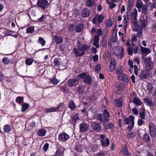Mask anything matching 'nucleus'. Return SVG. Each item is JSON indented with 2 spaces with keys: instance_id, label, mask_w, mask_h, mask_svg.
<instances>
[{
  "instance_id": "f257e3e1",
  "label": "nucleus",
  "mask_w": 156,
  "mask_h": 156,
  "mask_svg": "<svg viewBox=\"0 0 156 156\" xmlns=\"http://www.w3.org/2000/svg\"><path fill=\"white\" fill-rule=\"evenodd\" d=\"M96 117L97 119L100 122L106 123L109 120L110 115L107 110L106 109H104L103 113L102 114L98 113Z\"/></svg>"
},
{
  "instance_id": "f03ea898",
  "label": "nucleus",
  "mask_w": 156,
  "mask_h": 156,
  "mask_svg": "<svg viewBox=\"0 0 156 156\" xmlns=\"http://www.w3.org/2000/svg\"><path fill=\"white\" fill-rule=\"evenodd\" d=\"M90 126L92 129L96 132L100 133L102 130V127L101 124L98 122H92Z\"/></svg>"
},
{
  "instance_id": "7ed1b4c3",
  "label": "nucleus",
  "mask_w": 156,
  "mask_h": 156,
  "mask_svg": "<svg viewBox=\"0 0 156 156\" xmlns=\"http://www.w3.org/2000/svg\"><path fill=\"white\" fill-rule=\"evenodd\" d=\"M144 63L145 64V67L148 70H150L153 67V62L151 60V58L146 57L144 59Z\"/></svg>"
},
{
  "instance_id": "20e7f679",
  "label": "nucleus",
  "mask_w": 156,
  "mask_h": 156,
  "mask_svg": "<svg viewBox=\"0 0 156 156\" xmlns=\"http://www.w3.org/2000/svg\"><path fill=\"white\" fill-rule=\"evenodd\" d=\"M149 133L151 136L154 137L156 135V126L152 122H150L149 124Z\"/></svg>"
},
{
  "instance_id": "39448f33",
  "label": "nucleus",
  "mask_w": 156,
  "mask_h": 156,
  "mask_svg": "<svg viewBox=\"0 0 156 156\" xmlns=\"http://www.w3.org/2000/svg\"><path fill=\"white\" fill-rule=\"evenodd\" d=\"M37 5L43 9L47 8L49 6V3L47 0H38Z\"/></svg>"
},
{
  "instance_id": "423d86ee",
  "label": "nucleus",
  "mask_w": 156,
  "mask_h": 156,
  "mask_svg": "<svg viewBox=\"0 0 156 156\" xmlns=\"http://www.w3.org/2000/svg\"><path fill=\"white\" fill-rule=\"evenodd\" d=\"M70 137L68 134L65 132H62L59 135L58 139L60 141L65 142Z\"/></svg>"
},
{
  "instance_id": "0eeeda50",
  "label": "nucleus",
  "mask_w": 156,
  "mask_h": 156,
  "mask_svg": "<svg viewBox=\"0 0 156 156\" xmlns=\"http://www.w3.org/2000/svg\"><path fill=\"white\" fill-rule=\"evenodd\" d=\"M147 18V16H143L140 19V27L142 28H145L147 26L148 20Z\"/></svg>"
},
{
  "instance_id": "6e6552de",
  "label": "nucleus",
  "mask_w": 156,
  "mask_h": 156,
  "mask_svg": "<svg viewBox=\"0 0 156 156\" xmlns=\"http://www.w3.org/2000/svg\"><path fill=\"white\" fill-rule=\"evenodd\" d=\"M104 19L103 16L101 15H97L93 19L92 21V23L94 24H97V21L100 23L103 21Z\"/></svg>"
},
{
  "instance_id": "1a4fd4ad",
  "label": "nucleus",
  "mask_w": 156,
  "mask_h": 156,
  "mask_svg": "<svg viewBox=\"0 0 156 156\" xmlns=\"http://www.w3.org/2000/svg\"><path fill=\"white\" fill-rule=\"evenodd\" d=\"M137 14V10L136 8L133 9L132 12V10L127 12V15H128V16H131L132 18L135 20L136 19Z\"/></svg>"
},
{
  "instance_id": "9d476101",
  "label": "nucleus",
  "mask_w": 156,
  "mask_h": 156,
  "mask_svg": "<svg viewBox=\"0 0 156 156\" xmlns=\"http://www.w3.org/2000/svg\"><path fill=\"white\" fill-rule=\"evenodd\" d=\"M53 37V41L56 44H59L63 42V39L62 37L55 35Z\"/></svg>"
},
{
  "instance_id": "9b49d317",
  "label": "nucleus",
  "mask_w": 156,
  "mask_h": 156,
  "mask_svg": "<svg viewBox=\"0 0 156 156\" xmlns=\"http://www.w3.org/2000/svg\"><path fill=\"white\" fill-rule=\"evenodd\" d=\"M149 76V73L144 70H141L139 75L140 78L142 79H146L148 78Z\"/></svg>"
},
{
  "instance_id": "f8f14e48",
  "label": "nucleus",
  "mask_w": 156,
  "mask_h": 156,
  "mask_svg": "<svg viewBox=\"0 0 156 156\" xmlns=\"http://www.w3.org/2000/svg\"><path fill=\"white\" fill-rule=\"evenodd\" d=\"M88 127L89 126L87 124L83 122L80 124V130L82 132H86L87 130Z\"/></svg>"
},
{
  "instance_id": "ddd939ff",
  "label": "nucleus",
  "mask_w": 156,
  "mask_h": 156,
  "mask_svg": "<svg viewBox=\"0 0 156 156\" xmlns=\"http://www.w3.org/2000/svg\"><path fill=\"white\" fill-rule=\"evenodd\" d=\"M78 47L82 51V52L84 53V55L85 54V51L90 48V46L85 44H82L81 45L78 44Z\"/></svg>"
},
{
  "instance_id": "4468645a",
  "label": "nucleus",
  "mask_w": 156,
  "mask_h": 156,
  "mask_svg": "<svg viewBox=\"0 0 156 156\" xmlns=\"http://www.w3.org/2000/svg\"><path fill=\"white\" fill-rule=\"evenodd\" d=\"M134 117L131 116L130 115L129 118H125L124 119V121L126 124L127 125L133 123H134Z\"/></svg>"
},
{
  "instance_id": "2eb2a0df",
  "label": "nucleus",
  "mask_w": 156,
  "mask_h": 156,
  "mask_svg": "<svg viewBox=\"0 0 156 156\" xmlns=\"http://www.w3.org/2000/svg\"><path fill=\"white\" fill-rule=\"evenodd\" d=\"M121 153L122 154V156H130L127 149L126 146L125 145H124L122 147Z\"/></svg>"
},
{
  "instance_id": "dca6fc26",
  "label": "nucleus",
  "mask_w": 156,
  "mask_h": 156,
  "mask_svg": "<svg viewBox=\"0 0 156 156\" xmlns=\"http://www.w3.org/2000/svg\"><path fill=\"white\" fill-rule=\"evenodd\" d=\"M144 101L146 105L148 106H151L153 105V102L152 99L148 97H147L144 98Z\"/></svg>"
},
{
  "instance_id": "f3484780",
  "label": "nucleus",
  "mask_w": 156,
  "mask_h": 156,
  "mask_svg": "<svg viewBox=\"0 0 156 156\" xmlns=\"http://www.w3.org/2000/svg\"><path fill=\"white\" fill-rule=\"evenodd\" d=\"M77 81V80L76 79H69L68 81V86L70 87H72L73 86H75L76 85V83Z\"/></svg>"
},
{
  "instance_id": "a211bd4d",
  "label": "nucleus",
  "mask_w": 156,
  "mask_h": 156,
  "mask_svg": "<svg viewBox=\"0 0 156 156\" xmlns=\"http://www.w3.org/2000/svg\"><path fill=\"white\" fill-rule=\"evenodd\" d=\"M73 53L75 55L77 56H80L84 55L83 52L78 48H74L73 49Z\"/></svg>"
},
{
  "instance_id": "6ab92c4d",
  "label": "nucleus",
  "mask_w": 156,
  "mask_h": 156,
  "mask_svg": "<svg viewBox=\"0 0 156 156\" xmlns=\"http://www.w3.org/2000/svg\"><path fill=\"white\" fill-rule=\"evenodd\" d=\"M101 144L103 147H107L110 144V141L108 138H106V140L105 139L101 140Z\"/></svg>"
},
{
  "instance_id": "aec40b11",
  "label": "nucleus",
  "mask_w": 156,
  "mask_h": 156,
  "mask_svg": "<svg viewBox=\"0 0 156 156\" xmlns=\"http://www.w3.org/2000/svg\"><path fill=\"white\" fill-rule=\"evenodd\" d=\"M90 13V10L87 8H85L81 12V15L84 17H87L89 16Z\"/></svg>"
},
{
  "instance_id": "412c9836",
  "label": "nucleus",
  "mask_w": 156,
  "mask_h": 156,
  "mask_svg": "<svg viewBox=\"0 0 156 156\" xmlns=\"http://www.w3.org/2000/svg\"><path fill=\"white\" fill-rule=\"evenodd\" d=\"M118 78L120 81L122 80L126 83H128L129 82L128 78L126 75L123 74L122 75H119L118 76Z\"/></svg>"
},
{
  "instance_id": "4be33fe9",
  "label": "nucleus",
  "mask_w": 156,
  "mask_h": 156,
  "mask_svg": "<svg viewBox=\"0 0 156 156\" xmlns=\"http://www.w3.org/2000/svg\"><path fill=\"white\" fill-rule=\"evenodd\" d=\"M83 28V24L80 23L76 25L75 28V30L76 32H80L82 30Z\"/></svg>"
},
{
  "instance_id": "5701e85b",
  "label": "nucleus",
  "mask_w": 156,
  "mask_h": 156,
  "mask_svg": "<svg viewBox=\"0 0 156 156\" xmlns=\"http://www.w3.org/2000/svg\"><path fill=\"white\" fill-rule=\"evenodd\" d=\"M68 107L72 110L74 111L76 108V105L74 101L71 100L68 102Z\"/></svg>"
},
{
  "instance_id": "b1692460",
  "label": "nucleus",
  "mask_w": 156,
  "mask_h": 156,
  "mask_svg": "<svg viewBox=\"0 0 156 156\" xmlns=\"http://www.w3.org/2000/svg\"><path fill=\"white\" fill-rule=\"evenodd\" d=\"M99 40V37L98 36H95L94 38V42H93V44L97 48H99V45L98 44Z\"/></svg>"
},
{
  "instance_id": "393cba45",
  "label": "nucleus",
  "mask_w": 156,
  "mask_h": 156,
  "mask_svg": "<svg viewBox=\"0 0 156 156\" xmlns=\"http://www.w3.org/2000/svg\"><path fill=\"white\" fill-rule=\"evenodd\" d=\"M47 131L46 130L42 129L39 130L37 132V134L39 136H43L45 135Z\"/></svg>"
},
{
  "instance_id": "a878e982",
  "label": "nucleus",
  "mask_w": 156,
  "mask_h": 156,
  "mask_svg": "<svg viewBox=\"0 0 156 156\" xmlns=\"http://www.w3.org/2000/svg\"><path fill=\"white\" fill-rule=\"evenodd\" d=\"M92 78L89 75H87L83 80V81L86 83L90 84L92 83Z\"/></svg>"
},
{
  "instance_id": "bb28decb",
  "label": "nucleus",
  "mask_w": 156,
  "mask_h": 156,
  "mask_svg": "<svg viewBox=\"0 0 156 156\" xmlns=\"http://www.w3.org/2000/svg\"><path fill=\"white\" fill-rule=\"evenodd\" d=\"M95 4L94 0H86V4L87 6L92 7L94 6Z\"/></svg>"
},
{
  "instance_id": "cd10ccee",
  "label": "nucleus",
  "mask_w": 156,
  "mask_h": 156,
  "mask_svg": "<svg viewBox=\"0 0 156 156\" xmlns=\"http://www.w3.org/2000/svg\"><path fill=\"white\" fill-rule=\"evenodd\" d=\"M116 64L115 61L114 59L113 58H111L110 60V63L109 66L110 68L111 69H112V70H114Z\"/></svg>"
},
{
  "instance_id": "c85d7f7f",
  "label": "nucleus",
  "mask_w": 156,
  "mask_h": 156,
  "mask_svg": "<svg viewBox=\"0 0 156 156\" xmlns=\"http://www.w3.org/2000/svg\"><path fill=\"white\" fill-rule=\"evenodd\" d=\"M46 42L45 41L43 37H39L37 41L38 43L40 44L42 46H43L45 45Z\"/></svg>"
},
{
  "instance_id": "c756f323",
  "label": "nucleus",
  "mask_w": 156,
  "mask_h": 156,
  "mask_svg": "<svg viewBox=\"0 0 156 156\" xmlns=\"http://www.w3.org/2000/svg\"><path fill=\"white\" fill-rule=\"evenodd\" d=\"M143 139L146 142L148 143L150 141L151 139L148 134L145 133L143 136Z\"/></svg>"
},
{
  "instance_id": "7c9ffc66",
  "label": "nucleus",
  "mask_w": 156,
  "mask_h": 156,
  "mask_svg": "<svg viewBox=\"0 0 156 156\" xmlns=\"http://www.w3.org/2000/svg\"><path fill=\"white\" fill-rule=\"evenodd\" d=\"M34 27L31 26L28 27L26 29V33L27 34H31L34 31Z\"/></svg>"
},
{
  "instance_id": "2f4dec72",
  "label": "nucleus",
  "mask_w": 156,
  "mask_h": 156,
  "mask_svg": "<svg viewBox=\"0 0 156 156\" xmlns=\"http://www.w3.org/2000/svg\"><path fill=\"white\" fill-rule=\"evenodd\" d=\"M3 129L5 133H8L11 130L12 128L9 125H6L4 126Z\"/></svg>"
},
{
  "instance_id": "473e14b6",
  "label": "nucleus",
  "mask_w": 156,
  "mask_h": 156,
  "mask_svg": "<svg viewBox=\"0 0 156 156\" xmlns=\"http://www.w3.org/2000/svg\"><path fill=\"white\" fill-rule=\"evenodd\" d=\"M115 102L116 105L118 107H120L122 105V99L121 98L115 100Z\"/></svg>"
},
{
  "instance_id": "72a5a7b5",
  "label": "nucleus",
  "mask_w": 156,
  "mask_h": 156,
  "mask_svg": "<svg viewBox=\"0 0 156 156\" xmlns=\"http://www.w3.org/2000/svg\"><path fill=\"white\" fill-rule=\"evenodd\" d=\"M59 82V80L56 79L55 77H53L51 79H49V82L52 83L54 85H57Z\"/></svg>"
},
{
  "instance_id": "f704fd0d",
  "label": "nucleus",
  "mask_w": 156,
  "mask_h": 156,
  "mask_svg": "<svg viewBox=\"0 0 156 156\" xmlns=\"http://www.w3.org/2000/svg\"><path fill=\"white\" fill-rule=\"evenodd\" d=\"M118 48V51H119V58H122L123 56V48L122 47L120 46Z\"/></svg>"
},
{
  "instance_id": "c9c22d12",
  "label": "nucleus",
  "mask_w": 156,
  "mask_h": 156,
  "mask_svg": "<svg viewBox=\"0 0 156 156\" xmlns=\"http://www.w3.org/2000/svg\"><path fill=\"white\" fill-rule=\"evenodd\" d=\"M128 8L127 9V12L132 10L133 5V1L132 0L128 1Z\"/></svg>"
},
{
  "instance_id": "e433bc0d",
  "label": "nucleus",
  "mask_w": 156,
  "mask_h": 156,
  "mask_svg": "<svg viewBox=\"0 0 156 156\" xmlns=\"http://www.w3.org/2000/svg\"><path fill=\"white\" fill-rule=\"evenodd\" d=\"M133 102L137 105H141L140 100L137 98L135 97L133 100Z\"/></svg>"
},
{
  "instance_id": "4c0bfd02",
  "label": "nucleus",
  "mask_w": 156,
  "mask_h": 156,
  "mask_svg": "<svg viewBox=\"0 0 156 156\" xmlns=\"http://www.w3.org/2000/svg\"><path fill=\"white\" fill-rule=\"evenodd\" d=\"M141 52L143 54L150 53V50L147 48L141 47Z\"/></svg>"
},
{
  "instance_id": "58836bf2",
  "label": "nucleus",
  "mask_w": 156,
  "mask_h": 156,
  "mask_svg": "<svg viewBox=\"0 0 156 156\" xmlns=\"http://www.w3.org/2000/svg\"><path fill=\"white\" fill-rule=\"evenodd\" d=\"M64 151V149L63 147H61L58 149L56 151V154L58 156H60L63 153Z\"/></svg>"
},
{
  "instance_id": "ea45409f",
  "label": "nucleus",
  "mask_w": 156,
  "mask_h": 156,
  "mask_svg": "<svg viewBox=\"0 0 156 156\" xmlns=\"http://www.w3.org/2000/svg\"><path fill=\"white\" fill-rule=\"evenodd\" d=\"M136 136V133L135 132L131 131L129 132L127 134V137L128 139H130Z\"/></svg>"
},
{
  "instance_id": "a19ab883",
  "label": "nucleus",
  "mask_w": 156,
  "mask_h": 156,
  "mask_svg": "<svg viewBox=\"0 0 156 156\" xmlns=\"http://www.w3.org/2000/svg\"><path fill=\"white\" fill-rule=\"evenodd\" d=\"M29 107V105L26 103H23L22 105L21 111L25 112Z\"/></svg>"
},
{
  "instance_id": "79ce46f5",
  "label": "nucleus",
  "mask_w": 156,
  "mask_h": 156,
  "mask_svg": "<svg viewBox=\"0 0 156 156\" xmlns=\"http://www.w3.org/2000/svg\"><path fill=\"white\" fill-rule=\"evenodd\" d=\"M64 105V103H60L58 106L55 107V108H56V111H61L62 109L63 108Z\"/></svg>"
},
{
  "instance_id": "37998d69",
  "label": "nucleus",
  "mask_w": 156,
  "mask_h": 156,
  "mask_svg": "<svg viewBox=\"0 0 156 156\" xmlns=\"http://www.w3.org/2000/svg\"><path fill=\"white\" fill-rule=\"evenodd\" d=\"M24 98L23 97H17L16 99V102L18 104H20L23 101Z\"/></svg>"
},
{
  "instance_id": "c03bdc74",
  "label": "nucleus",
  "mask_w": 156,
  "mask_h": 156,
  "mask_svg": "<svg viewBox=\"0 0 156 156\" xmlns=\"http://www.w3.org/2000/svg\"><path fill=\"white\" fill-rule=\"evenodd\" d=\"M56 108L55 107H52L49 108H47L45 109L46 112L48 113L49 112H56Z\"/></svg>"
},
{
  "instance_id": "a18cd8bd",
  "label": "nucleus",
  "mask_w": 156,
  "mask_h": 156,
  "mask_svg": "<svg viewBox=\"0 0 156 156\" xmlns=\"http://www.w3.org/2000/svg\"><path fill=\"white\" fill-rule=\"evenodd\" d=\"M33 62V59L30 58H28L25 60L26 64L28 65H30L32 64Z\"/></svg>"
},
{
  "instance_id": "49530a36",
  "label": "nucleus",
  "mask_w": 156,
  "mask_h": 156,
  "mask_svg": "<svg viewBox=\"0 0 156 156\" xmlns=\"http://www.w3.org/2000/svg\"><path fill=\"white\" fill-rule=\"evenodd\" d=\"M114 126V124L112 122L108 123L105 126V129H111Z\"/></svg>"
},
{
  "instance_id": "de8ad7c7",
  "label": "nucleus",
  "mask_w": 156,
  "mask_h": 156,
  "mask_svg": "<svg viewBox=\"0 0 156 156\" xmlns=\"http://www.w3.org/2000/svg\"><path fill=\"white\" fill-rule=\"evenodd\" d=\"M116 74L119 75V76L122 75L123 74V71L120 67L117 68L116 70Z\"/></svg>"
},
{
  "instance_id": "09e8293b",
  "label": "nucleus",
  "mask_w": 156,
  "mask_h": 156,
  "mask_svg": "<svg viewBox=\"0 0 156 156\" xmlns=\"http://www.w3.org/2000/svg\"><path fill=\"white\" fill-rule=\"evenodd\" d=\"M84 89L81 86H79L78 87L77 92L80 94H82L84 92Z\"/></svg>"
},
{
  "instance_id": "8fccbe9b",
  "label": "nucleus",
  "mask_w": 156,
  "mask_h": 156,
  "mask_svg": "<svg viewBox=\"0 0 156 156\" xmlns=\"http://www.w3.org/2000/svg\"><path fill=\"white\" fill-rule=\"evenodd\" d=\"M105 24L107 28H109L111 27L112 26L111 20H106L105 22Z\"/></svg>"
},
{
  "instance_id": "3c124183",
  "label": "nucleus",
  "mask_w": 156,
  "mask_h": 156,
  "mask_svg": "<svg viewBox=\"0 0 156 156\" xmlns=\"http://www.w3.org/2000/svg\"><path fill=\"white\" fill-rule=\"evenodd\" d=\"M147 7L144 6L142 9V13L144 15V16H147L146 15L147 13Z\"/></svg>"
},
{
  "instance_id": "603ef678",
  "label": "nucleus",
  "mask_w": 156,
  "mask_h": 156,
  "mask_svg": "<svg viewBox=\"0 0 156 156\" xmlns=\"http://www.w3.org/2000/svg\"><path fill=\"white\" fill-rule=\"evenodd\" d=\"M2 62L5 65H7L9 62V60L7 58L4 57L2 59Z\"/></svg>"
},
{
  "instance_id": "864d4df0",
  "label": "nucleus",
  "mask_w": 156,
  "mask_h": 156,
  "mask_svg": "<svg viewBox=\"0 0 156 156\" xmlns=\"http://www.w3.org/2000/svg\"><path fill=\"white\" fill-rule=\"evenodd\" d=\"M128 15L126 16L124 15L123 17H124V19L123 21V24H127V22L129 21V18Z\"/></svg>"
},
{
  "instance_id": "5fc2aeb1",
  "label": "nucleus",
  "mask_w": 156,
  "mask_h": 156,
  "mask_svg": "<svg viewBox=\"0 0 156 156\" xmlns=\"http://www.w3.org/2000/svg\"><path fill=\"white\" fill-rule=\"evenodd\" d=\"M143 5V3L142 2H138L136 3V7L138 9L142 8Z\"/></svg>"
},
{
  "instance_id": "6e6d98bb",
  "label": "nucleus",
  "mask_w": 156,
  "mask_h": 156,
  "mask_svg": "<svg viewBox=\"0 0 156 156\" xmlns=\"http://www.w3.org/2000/svg\"><path fill=\"white\" fill-rule=\"evenodd\" d=\"M152 30L153 33H156V21L153 23L152 27Z\"/></svg>"
},
{
  "instance_id": "4d7b16f0",
  "label": "nucleus",
  "mask_w": 156,
  "mask_h": 156,
  "mask_svg": "<svg viewBox=\"0 0 156 156\" xmlns=\"http://www.w3.org/2000/svg\"><path fill=\"white\" fill-rule=\"evenodd\" d=\"M72 120L75 122L79 120V118L78 115L77 114H75L73 116Z\"/></svg>"
},
{
  "instance_id": "13d9d810",
  "label": "nucleus",
  "mask_w": 156,
  "mask_h": 156,
  "mask_svg": "<svg viewBox=\"0 0 156 156\" xmlns=\"http://www.w3.org/2000/svg\"><path fill=\"white\" fill-rule=\"evenodd\" d=\"M10 32V31L9 30L3 29L2 33L4 34V36H7L10 35V34H9Z\"/></svg>"
},
{
  "instance_id": "bf43d9fd",
  "label": "nucleus",
  "mask_w": 156,
  "mask_h": 156,
  "mask_svg": "<svg viewBox=\"0 0 156 156\" xmlns=\"http://www.w3.org/2000/svg\"><path fill=\"white\" fill-rule=\"evenodd\" d=\"M137 36L140 38H142L143 37V31L141 30L138 31Z\"/></svg>"
},
{
  "instance_id": "052dcab7",
  "label": "nucleus",
  "mask_w": 156,
  "mask_h": 156,
  "mask_svg": "<svg viewBox=\"0 0 156 156\" xmlns=\"http://www.w3.org/2000/svg\"><path fill=\"white\" fill-rule=\"evenodd\" d=\"M67 28L69 31H73L74 30V25L71 24L68 26Z\"/></svg>"
},
{
  "instance_id": "680f3d73",
  "label": "nucleus",
  "mask_w": 156,
  "mask_h": 156,
  "mask_svg": "<svg viewBox=\"0 0 156 156\" xmlns=\"http://www.w3.org/2000/svg\"><path fill=\"white\" fill-rule=\"evenodd\" d=\"M75 149L77 152H80L82 150L81 148V146L79 144L77 145L76 146Z\"/></svg>"
},
{
  "instance_id": "e2e57ef3",
  "label": "nucleus",
  "mask_w": 156,
  "mask_h": 156,
  "mask_svg": "<svg viewBox=\"0 0 156 156\" xmlns=\"http://www.w3.org/2000/svg\"><path fill=\"white\" fill-rule=\"evenodd\" d=\"M101 66L100 64H97L95 66V70L96 72H99L100 71Z\"/></svg>"
},
{
  "instance_id": "0e129e2a",
  "label": "nucleus",
  "mask_w": 156,
  "mask_h": 156,
  "mask_svg": "<svg viewBox=\"0 0 156 156\" xmlns=\"http://www.w3.org/2000/svg\"><path fill=\"white\" fill-rule=\"evenodd\" d=\"M96 156H105V152L101 151L96 154Z\"/></svg>"
},
{
  "instance_id": "69168bd1",
  "label": "nucleus",
  "mask_w": 156,
  "mask_h": 156,
  "mask_svg": "<svg viewBox=\"0 0 156 156\" xmlns=\"http://www.w3.org/2000/svg\"><path fill=\"white\" fill-rule=\"evenodd\" d=\"M133 52L134 53H136L138 51V46H135L134 44H133Z\"/></svg>"
},
{
  "instance_id": "338daca9",
  "label": "nucleus",
  "mask_w": 156,
  "mask_h": 156,
  "mask_svg": "<svg viewBox=\"0 0 156 156\" xmlns=\"http://www.w3.org/2000/svg\"><path fill=\"white\" fill-rule=\"evenodd\" d=\"M131 125H129L127 127V129L129 130V132H131L132 129L134 127V123L131 124Z\"/></svg>"
},
{
  "instance_id": "774afa93",
  "label": "nucleus",
  "mask_w": 156,
  "mask_h": 156,
  "mask_svg": "<svg viewBox=\"0 0 156 156\" xmlns=\"http://www.w3.org/2000/svg\"><path fill=\"white\" fill-rule=\"evenodd\" d=\"M54 65L56 66H59L58 60L57 58H55L54 61Z\"/></svg>"
}]
</instances>
